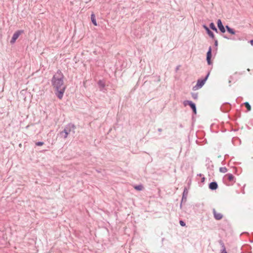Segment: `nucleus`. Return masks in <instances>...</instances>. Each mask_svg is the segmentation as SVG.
I'll use <instances>...</instances> for the list:
<instances>
[{"label":"nucleus","instance_id":"2","mask_svg":"<svg viewBox=\"0 0 253 253\" xmlns=\"http://www.w3.org/2000/svg\"><path fill=\"white\" fill-rule=\"evenodd\" d=\"M76 128V126L74 124L69 123L65 126L63 130L60 132V135L64 139H66L71 133H72L73 134H75Z\"/></svg>","mask_w":253,"mask_h":253},{"label":"nucleus","instance_id":"35","mask_svg":"<svg viewBox=\"0 0 253 253\" xmlns=\"http://www.w3.org/2000/svg\"><path fill=\"white\" fill-rule=\"evenodd\" d=\"M160 77H158V82H160Z\"/></svg>","mask_w":253,"mask_h":253},{"label":"nucleus","instance_id":"19","mask_svg":"<svg viewBox=\"0 0 253 253\" xmlns=\"http://www.w3.org/2000/svg\"><path fill=\"white\" fill-rule=\"evenodd\" d=\"M227 169L226 167H221L219 168V171L222 173H225L227 172Z\"/></svg>","mask_w":253,"mask_h":253},{"label":"nucleus","instance_id":"36","mask_svg":"<svg viewBox=\"0 0 253 253\" xmlns=\"http://www.w3.org/2000/svg\"><path fill=\"white\" fill-rule=\"evenodd\" d=\"M147 81H145V82H144V85H145V84L147 83Z\"/></svg>","mask_w":253,"mask_h":253},{"label":"nucleus","instance_id":"34","mask_svg":"<svg viewBox=\"0 0 253 253\" xmlns=\"http://www.w3.org/2000/svg\"><path fill=\"white\" fill-rule=\"evenodd\" d=\"M198 175L199 176H203V174L201 173H200V174H198Z\"/></svg>","mask_w":253,"mask_h":253},{"label":"nucleus","instance_id":"28","mask_svg":"<svg viewBox=\"0 0 253 253\" xmlns=\"http://www.w3.org/2000/svg\"><path fill=\"white\" fill-rule=\"evenodd\" d=\"M223 38H224L225 39H231V38H230L228 37H227V36H225V35H223Z\"/></svg>","mask_w":253,"mask_h":253},{"label":"nucleus","instance_id":"5","mask_svg":"<svg viewBox=\"0 0 253 253\" xmlns=\"http://www.w3.org/2000/svg\"><path fill=\"white\" fill-rule=\"evenodd\" d=\"M24 33V31L23 30H17L16 31L12 36V37L10 40V43L13 44L15 42L16 40L19 38L20 35L23 34Z\"/></svg>","mask_w":253,"mask_h":253},{"label":"nucleus","instance_id":"4","mask_svg":"<svg viewBox=\"0 0 253 253\" xmlns=\"http://www.w3.org/2000/svg\"><path fill=\"white\" fill-rule=\"evenodd\" d=\"M184 106H189L192 110L194 115L197 114V108L195 103L190 100H184L183 103Z\"/></svg>","mask_w":253,"mask_h":253},{"label":"nucleus","instance_id":"15","mask_svg":"<svg viewBox=\"0 0 253 253\" xmlns=\"http://www.w3.org/2000/svg\"><path fill=\"white\" fill-rule=\"evenodd\" d=\"M218 243L222 248V250H221L220 253H227V252H226V250L225 246L224 245V244L223 241L221 240H219L218 241Z\"/></svg>","mask_w":253,"mask_h":253},{"label":"nucleus","instance_id":"23","mask_svg":"<svg viewBox=\"0 0 253 253\" xmlns=\"http://www.w3.org/2000/svg\"><path fill=\"white\" fill-rule=\"evenodd\" d=\"M43 144H44V142H42V141H38V142H37L36 143V145L37 146H42V145H43Z\"/></svg>","mask_w":253,"mask_h":253},{"label":"nucleus","instance_id":"32","mask_svg":"<svg viewBox=\"0 0 253 253\" xmlns=\"http://www.w3.org/2000/svg\"><path fill=\"white\" fill-rule=\"evenodd\" d=\"M158 131L159 132H161L162 131V129L161 128H159L158 129Z\"/></svg>","mask_w":253,"mask_h":253},{"label":"nucleus","instance_id":"13","mask_svg":"<svg viewBox=\"0 0 253 253\" xmlns=\"http://www.w3.org/2000/svg\"><path fill=\"white\" fill-rule=\"evenodd\" d=\"M209 188L211 190H215L218 188V184L216 181H212L209 183Z\"/></svg>","mask_w":253,"mask_h":253},{"label":"nucleus","instance_id":"20","mask_svg":"<svg viewBox=\"0 0 253 253\" xmlns=\"http://www.w3.org/2000/svg\"><path fill=\"white\" fill-rule=\"evenodd\" d=\"M191 95H192V98L193 99H198V93L192 92L191 93Z\"/></svg>","mask_w":253,"mask_h":253},{"label":"nucleus","instance_id":"16","mask_svg":"<svg viewBox=\"0 0 253 253\" xmlns=\"http://www.w3.org/2000/svg\"><path fill=\"white\" fill-rule=\"evenodd\" d=\"M90 18H91V22H92V24L94 26H97V22H96L95 14L94 13H92L91 14V17Z\"/></svg>","mask_w":253,"mask_h":253},{"label":"nucleus","instance_id":"8","mask_svg":"<svg viewBox=\"0 0 253 253\" xmlns=\"http://www.w3.org/2000/svg\"><path fill=\"white\" fill-rule=\"evenodd\" d=\"M217 25L219 30L222 33H224L226 31L225 28L224 27L222 21L220 19H218L217 21Z\"/></svg>","mask_w":253,"mask_h":253},{"label":"nucleus","instance_id":"7","mask_svg":"<svg viewBox=\"0 0 253 253\" xmlns=\"http://www.w3.org/2000/svg\"><path fill=\"white\" fill-rule=\"evenodd\" d=\"M188 194V189L186 187H184L183 193H182V199L181 201V203L180 204V208H182V203H185L187 201V197Z\"/></svg>","mask_w":253,"mask_h":253},{"label":"nucleus","instance_id":"27","mask_svg":"<svg viewBox=\"0 0 253 253\" xmlns=\"http://www.w3.org/2000/svg\"><path fill=\"white\" fill-rule=\"evenodd\" d=\"M205 177H203L201 178V182L204 183L205 182Z\"/></svg>","mask_w":253,"mask_h":253},{"label":"nucleus","instance_id":"26","mask_svg":"<svg viewBox=\"0 0 253 253\" xmlns=\"http://www.w3.org/2000/svg\"><path fill=\"white\" fill-rule=\"evenodd\" d=\"M231 27H230L228 25H226L225 28L227 31H228V30L230 29Z\"/></svg>","mask_w":253,"mask_h":253},{"label":"nucleus","instance_id":"9","mask_svg":"<svg viewBox=\"0 0 253 253\" xmlns=\"http://www.w3.org/2000/svg\"><path fill=\"white\" fill-rule=\"evenodd\" d=\"M203 27L206 30L207 34L209 36V37L210 38H211V39H214V35L213 33L211 30H210L209 28L205 24L203 25Z\"/></svg>","mask_w":253,"mask_h":253},{"label":"nucleus","instance_id":"18","mask_svg":"<svg viewBox=\"0 0 253 253\" xmlns=\"http://www.w3.org/2000/svg\"><path fill=\"white\" fill-rule=\"evenodd\" d=\"M244 104L245 106V107L247 108L248 111H251V106L250 105V104H249V102H246L244 103Z\"/></svg>","mask_w":253,"mask_h":253},{"label":"nucleus","instance_id":"12","mask_svg":"<svg viewBox=\"0 0 253 253\" xmlns=\"http://www.w3.org/2000/svg\"><path fill=\"white\" fill-rule=\"evenodd\" d=\"M97 84L100 90L104 92L103 90L105 89V87L106 86L105 81L100 80L98 81Z\"/></svg>","mask_w":253,"mask_h":253},{"label":"nucleus","instance_id":"30","mask_svg":"<svg viewBox=\"0 0 253 253\" xmlns=\"http://www.w3.org/2000/svg\"><path fill=\"white\" fill-rule=\"evenodd\" d=\"M212 30L215 32L216 33H218V30L216 28H215V29H213Z\"/></svg>","mask_w":253,"mask_h":253},{"label":"nucleus","instance_id":"1","mask_svg":"<svg viewBox=\"0 0 253 253\" xmlns=\"http://www.w3.org/2000/svg\"><path fill=\"white\" fill-rule=\"evenodd\" d=\"M64 75L61 70H58L51 80V84L55 89V94L59 99L63 98L66 88L64 84Z\"/></svg>","mask_w":253,"mask_h":253},{"label":"nucleus","instance_id":"25","mask_svg":"<svg viewBox=\"0 0 253 253\" xmlns=\"http://www.w3.org/2000/svg\"><path fill=\"white\" fill-rule=\"evenodd\" d=\"M214 45L217 46L218 45V42L217 40H214Z\"/></svg>","mask_w":253,"mask_h":253},{"label":"nucleus","instance_id":"17","mask_svg":"<svg viewBox=\"0 0 253 253\" xmlns=\"http://www.w3.org/2000/svg\"><path fill=\"white\" fill-rule=\"evenodd\" d=\"M133 187L137 191H141L143 189V186L142 184L135 185Z\"/></svg>","mask_w":253,"mask_h":253},{"label":"nucleus","instance_id":"22","mask_svg":"<svg viewBox=\"0 0 253 253\" xmlns=\"http://www.w3.org/2000/svg\"><path fill=\"white\" fill-rule=\"evenodd\" d=\"M210 28L211 29V30H213V29H215L216 27L214 25V24L213 23V22H211L210 24Z\"/></svg>","mask_w":253,"mask_h":253},{"label":"nucleus","instance_id":"6","mask_svg":"<svg viewBox=\"0 0 253 253\" xmlns=\"http://www.w3.org/2000/svg\"><path fill=\"white\" fill-rule=\"evenodd\" d=\"M211 57H212V48L211 46H210L209 47L208 50L206 54V60L207 61V63L209 65H211L212 64V62L211 61Z\"/></svg>","mask_w":253,"mask_h":253},{"label":"nucleus","instance_id":"24","mask_svg":"<svg viewBox=\"0 0 253 253\" xmlns=\"http://www.w3.org/2000/svg\"><path fill=\"white\" fill-rule=\"evenodd\" d=\"M179 223H180V225L182 227H184L186 225L185 222L182 220H180L179 221Z\"/></svg>","mask_w":253,"mask_h":253},{"label":"nucleus","instance_id":"14","mask_svg":"<svg viewBox=\"0 0 253 253\" xmlns=\"http://www.w3.org/2000/svg\"><path fill=\"white\" fill-rule=\"evenodd\" d=\"M225 176L227 177L229 181L232 182V184L235 183V178L232 174L227 173L225 175Z\"/></svg>","mask_w":253,"mask_h":253},{"label":"nucleus","instance_id":"37","mask_svg":"<svg viewBox=\"0 0 253 253\" xmlns=\"http://www.w3.org/2000/svg\"><path fill=\"white\" fill-rule=\"evenodd\" d=\"M176 70H177L178 69V66H177V67H176Z\"/></svg>","mask_w":253,"mask_h":253},{"label":"nucleus","instance_id":"21","mask_svg":"<svg viewBox=\"0 0 253 253\" xmlns=\"http://www.w3.org/2000/svg\"><path fill=\"white\" fill-rule=\"evenodd\" d=\"M227 32L231 35H235L236 34V31L235 30L231 28H230V29Z\"/></svg>","mask_w":253,"mask_h":253},{"label":"nucleus","instance_id":"33","mask_svg":"<svg viewBox=\"0 0 253 253\" xmlns=\"http://www.w3.org/2000/svg\"><path fill=\"white\" fill-rule=\"evenodd\" d=\"M232 79V77H230V80H229V83H231V80Z\"/></svg>","mask_w":253,"mask_h":253},{"label":"nucleus","instance_id":"11","mask_svg":"<svg viewBox=\"0 0 253 253\" xmlns=\"http://www.w3.org/2000/svg\"><path fill=\"white\" fill-rule=\"evenodd\" d=\"M221 110L222 111V112H228L230 109H231V105L229 103H225L223 105H222L221 106Z\"/></svg>","mask_w":253,"mask_h":253},{"label":"nucleus","instance_id":"10","mask_svg":"<svg viewBox=\"0 0 253 253\" xmlns=\"http://www.w3.org/2000/svg\"><path fill=\"white\" fill-rule=\"evenodd\" d=\"M212 212L213 214L214 218L217 220H220L223 217V215L220 213H218L216 212L215 209H213Z\"/></svg>","mask_w":253,"mask_h":253},{"label":"nucleus","instance_id":"3","mask_svg":"<svg viewBox=\"0 0 253 253\" xmlns=\"http://www.w3.org/2000/svg\"><path fill=\"white\" fill-rule=\"evenodd\" d=\"M210 74V72H208L206 76L204 78L198 80L197 84L193 87V90H195L202 87L205 84L207 80H208Z\"/></svg>","mask_w":253,"mask_h":253},{"label":"nucleus","instance_id":"29","mask_svg":"<svg viewBox=\"0 0 253 253\" xmlns=\"http://www.w3.org/2000/svg\"><path fill=\"white\" fill-rule=\"evenodd\" d=\"M250 42L251 43V44L253 46V40H251L250 41Z\"/></svg>","mask_w":253,"mask_h":253},{"label":"nucleus","instance_id":"31","mask_svg":"<svg viewBox=\"0 0 253 253\" xmlns=\"http://www.w3.org/2000/svg\"><path fill=\"white\" fill-rule=\"evenodd\" d=\"M212 30L215 32L216 33H218V30L216 28H215V29H213Z\"/></svg>","mask_w":253,"mask_h":253}]
</instances>
